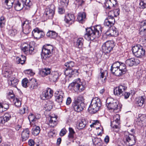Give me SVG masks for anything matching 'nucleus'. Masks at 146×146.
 <instances>
[{"mask_svg":"<svg viewBox=\"0 0 146 146\" xmlns=\"http://www.w3.org/2000/svg\"><path fill=\"white\" fill-rule=\"evenodd\" d=\"M72 106L75 111L79 112L83 111L85 107L83 97L80 95L75 98Z\"/></svg>","mask_w":146,"mask_h":146,"instance_id":"2","label":"nucleus"},{"mask_svg":"<svg viewBox=\"0 0 146 146\" xmlns=\"http://www.w3.org/2000/svg\"><path fill=\"white\" fill-rule=\"evenodd\" d=\"M23 1L24 2L25 6L26 5L30 7L32 5V3L30 0H24Z\"/></svg>","mask_w":146,"mask_h":146,"instance_id":"54","label":"nucleus"},{"mask_svg":"<svg viewBox=\"0 0 146 146\" xmlns=\"http://www.w3.org/2000/svg\"><path fill=\"white\" fill-rule=\"evenodd\" d=\"M127 89V87L124 84L120 85L114 89V94L116 96L121 97Z\"/></svg>","mask_w":146,"mask_h":146,"instance_id":"10","label":"nucleus"},{"mask_svg":"<svg viewBox=\"0 0 146 146\" xmlns=\"http://www.w3.org/2000/svg\"><path fill=\"white\" fill-rule=\"evenodd\" d=\"M23 31L24 34H29L31 31V29L29 26V22L28 21H24L22 25Z\"/></svg>","mask_w":146,"mask_h":146,"instance_id":"15","label":"nucleus"},{"mask_svg":"<svg viewBox=\"0 0 146 146\" xmlns=\"http://www.w3.org/2000/svg\"><path fill=\"white\" fill-rule=\"evenodd\" d=\"M55 95L56 101L58 103H62L64 96L63 92L62 91H57Z\"/></svg>","mask_w":146,"mask_h":146,"instance_id":"21","label":"nucleus"},{"mask_svg":"<svg viewBox=\"0 0 146 146\" xmlns=\"http://www.w3.org/2000/svg\"><path fill=\"white\" fill-rule=\"evenodd\" d=\"M17 33V31L12 27V28L10 29L8 32L9 34L11 36H14Z\"/></svg>","mask_w":146,"mask_h":146,"instance_id":"38","label":"nucleus"},{"mask_svg":"<svg viewBox=\"0 0 146 146\" xmlns=\"http://www.w3.org/2000/svg\"><path fill=\"white\" fill-rule=\"evenodd\" d=\"M124 134V142L127 145L131 146L135 144L136 143V138L134 135L127 131L125 132Z\"/></svg>","mask_w":146,"mask_h":146,"instance_id":"7","label":"nucleus"},{"mask_svg":"<svg viewBox=\"0 0 146 146\" xmlns=\"http://www.w3.org/2000/svg\"><path fill=\"white\" fill-rule=\"evenodd\" d=\"M1 106L3 109V110H4V111L8 109L9 108V105L7 104H2Z\"/></svg>","mask_w":146,"mask_h":146,"instance_id":"61","label":"nucleus"},{"mask_svg":"<svg viewBox=\"0 0 146 146\" xmlns=\"http://www.w3.org/2000/svg\"><path fill=\"white\" fill-rule=\"evenodd\" d=\"M108 3L109 5L108 6V8L109 9H113L114 4H116V2L115 0H108Z\"/></svg>","mask_w":146,"mask_h":146,"instance_id":"36","label":"nucleus"},{"mask_svg":"<svg viewBox=\"0 0 146 146\" xmlns=\"http://www.w3.org/2000/svg\"><path fill=\"white\" fill-rule=\"evenodd\" d=\"M20 112L21 114H24L25 113H27L28 112V108L26 106L24 107L23 109L20 110Z\"/></svg>","mask_w":146,"mask_h":146,"instance_id":"55","label":"nucleus"},{"mask_svg":"<svg viewBox=\"0 0 146 146\" xmlns=\"http://www.w3.org/2000/svg\"><path fill=\"white\" fill-rule=\"evenodd\" d=\"M11 118V114L9 113H5L3 116L0 117V123L4 124L9 121Z\"/></svg>","mask_w":146,"mask_h":146,"instance_id":"20","label":"nucleus"},{"mask_svg":"<svg viewBox=\"0 0 146 146\" xmlns=\"http://www.w3.org/2000/svg\"><path fill=\"white\" fill-rule=\"evenodd\" d=\"M12 73V72L11 70H6L4 72L3 76L6 78H10Z\"/></svg>","mask_w":146,"mask_h":146,"instance_id":"51","label":"nucleus"},{"mask_svg":"<svg viewBox=\"0 0 146 146\" xmlns=\"http://www.w3.org/2000/svg\"><path fill=\"white\" fill-rule=\"evenodd\" d=\"M107 20L109 21L111 24V25H113L115 21V19L113 17H111L108 16V17L106 19Z\"/></svg>","mask_w":146,"mask_h":146,"instance_id":"53","label":"nucleus"},{"mask_svg":"<svg viewBox=\"0 0 146 146\" xmlns=\"http://www.w3.org/2000/svg\"><path fill=\"white\" fill-rule=\"evenodd\" d=\"M86 33L84 35V38L88 40H93L98 38L102 33V28L98 25L91 28L86 29Z\"/></svg>","mask_w":146,"mask_h":146,"instance_id":"1","label":"nucleus"},{"mask_svg":"<svg viewBox=\"0 0 146 146\" xmlns=\"http://www.w3.org/2000/svg\"><path fill=\"white\" fill-rule=\"evenodd\" d=\"M121 62H115L111 66V69H115L119 68L120 66V64Z\"/></svg>","mask_w":146,"mask_h":146,"instance_id":"50","label":"nucleus"},{"mask_svg":"<svg viewBox=\"0 0 146 146\" xmlns=\"http://www.w3.org/2000/svg\"><path fill=\"white\" fill-rule=\"evenodd\" d=\"M30 131L28 128H26L22 131L21 136L23 140L25 141L29 138V135Z\"/></svg>","mask_w":146,"mask_h":146,"instance_id":"27","label":"nucleus"},{"mask_svg":"<svg viewBox=\"0 0 146 146\" xmlns=\"http://www.w3.org/2000/svg\"><path fill=\"white\" fill-rule=\"evenodd\" d=\"M86 76H85V79L87 82L89 81L91 79L92 72L91 71H86Z\"/></svg>","mask_w":146,"mask_h":146,"instance_id":"42","label":"nucleus"},{"mask_svg":"<svg viewBox=\"0 0 146 146\" xmlns=\"http://www.w3.org/2000/svg\"><path fill=\"white\" fill-rule=\"evenodd\" d=\"M53 91L50 88H48L47 90L43 92L41 96V98L43 100H45L50 98L52 96Z\"/></svg>","mask_w":146,"mask_h":146,"instance_id":"14","label":"nucleus"},{"mask_svg":"<svg viewBox=\"0 0 146 146\" xmlns=\"http://www.w3.org/2000/svg\"><path fill=\"white\" fill-rule=\"evenodd\" d=\"M5 17L3 16H1L0 18V26L1 27H3L2 25H4L5 23Z\"/></svg>","mask_w":146,"mask_h":146,"instance_id":"56","label":"nucleus"},{"mask_svg":"<svg viewBox=\"0 0 146 146\" xmlns=\"http://www.w3.org/2000/svg\"><path fill=\"white\" fill-rule=\"evenodd\" d=\"M28 87L31 90L37 88V83L35 78H33L29 79L28 84Z\"/></svg>","mask_w":146,"mask_h":146,"instance_id":"19","label":"nucleus"},{"mask_svg":"<svg viewBox=\"0 0 146 146\" xmlns=\"http://www.w3.org/2000/svg\"><path fill=\"white\" fill-rule=\"evenodd\" d=\"M106 102L108 108L114 112H118L120 110V107L119 106L118 102L116 100L112 98H108Z\"/></svg>","mask_w":146,"mask_h":146,"instance_id":"4","label":"nucleus"},{"mask_svg":"<svg viewBox=\"0 0 146 146\" xmlns=\"http://www.w3.org/2000/svg\"><path fill=\"white\" fill-rule=\"evenodd\" d=\"M104 24L105 26H107L108 27H111L113 25H111V24L110 22L106 19L104 21Z\"/></svg>","mask_w":146,"mask_h":146,"instance_id":"58","label":"nucleus"},{"mask_svg":"<svg viewBox=\"0 0 146 146\" xmlns=\"http://www.w3.org/2000/svg\"><path fill=\"white\" fill-rule=\"evenodd\" d=\"M40 129L39 127L38 126L33 127L32 129V133L34 135H37L40 133Z\"/></svg>","mask_w":146,"mask_h":146,"instance_id":"33","label":"nucleus"},{"mask_svg":"<svg viewBox=\"0 0 146 146\" xmlns=\"http://www.w3.org/2000/svg\"><path fill=\"white\" fill-rule=\"evenodd\" d=\"M55 6L53 5H51L49 8L46 9L44 14V16L47 18L52 19L54 13Z\"/></svg>","mask_w":146,"mask_h":146,"instance_id":"13","label":"nucleus"},{"mask_svg":"<svg viewBox=\"0 0 146 146\" xmlns=\"http://www.w3.org/2000/svg\"><path fill=\"white\" fill-rule=\"evenodd\" d=\"M76 3L79 6H82L85 2L84 0H76Z\"/></svg>","mask_w":146,"mask_h":146,"instance_id":"59","label":"nucleus"},{"mask_svg":"<svg viewBox=\"0 0 146 146\" xmlns=\"http://www.w3.org/2000/svg\"><path fill=\"white\" fill-rule=\"evenodd\" d=\"M66 129L65 128H64L60 131V135L61 136H63L66 134Z\"/></svg>","mask_w":146,"mask_h":146,"instance_id":"62","label":"nucleus"},{"mask_svg":"<svg viewBox=\"0 0 146 146\" xmlns=\"http://www.w3.org/2000/svg\"><path fill=\"white\" fill-rule=\"evenodd\" d=\"M50 122L51 121H53L54 123H50V124L51 125V127H54L56 126L57 124V118L56 117H51L50 118Z\"/></svg>","mask_w":146,"mask_h":146,"instance_id":"46","label":"nucleus"},{"mask_svg":"<svg viewBox=\"0 0 146 146\" xmlns=\"http://www.w3.org/2000/svg\"><path fill=\"white\" fill-rule=\"evenodd\" d=\"M46 36L51 38H55L58 35V33L53 31H49L46 33Z\"/></svg>","mask_w":146,"mask_h":146,"instance_id":"32","label":"nucleus"},{"mask_svg":"<svg viewBox=\"0 0 146 146\" xmlns=\"http://www.w3.org/2000/svg\"><path fill=\"white\" fill-rule=\"evenodd\" d=\"M23 0H19L15 3L14 8L17 11L21 10L25 6Z\"/></svg>","mask_w":146,"mask_h":146,"instance_id":"23","label":"nucleus"},{"mask_svg":"<svg viewBox=\"0 0 146 146\" xmlns=\"http://www.w3.org/2000/svg\"><path fill=\"white\" fill-rule=\"evenodd\" d=\"M69 133L68 137L69 138L72 139L74 137V135L75 132L73 129L71 127L69 128Z\"/></svg>","mask_w":146,"mask_h":146,"instance_id":"44","label":"nucleus"},{"mask_svg":"<svg viewBox=\"0 0 146 146\" xmlns=\"http://www.w3.org/2000/svg\"><path fill=\"white\" fill-rule=\"evenodd\" d=\"M13 103L15 106L17 107H20L21 104V103L20 100L17 98H14L13 99Z\"/></svg>","mask_w":146,"mask_h":146,"instance_id":"37","label":"nucleus"},{"mask_svg":"<svg viewBox=\"0 0 146 146\" xmlns=\"http://www.w3.org/2000/svg\"><path fill=\"white\" fill-rule=\"evenodd\" d=\"M32 33L35 38L37 39H40L44 35L42 31L37 29H34Z\"/></svg>","mask_w":146,"mask_h":146,"instance_id":"24","label":"nucleus"},{"mask_svg":"<svg viewBox=\"0 0 146 146\" xmlns=\"http://www.w3.org/2000/svg\"><path fill=\"white\" fill-rule=\"evenodd\" d=\"M21 50L26 54H33L34 53V47L26 43L21 47Z\"/></svg>","mask_w":146,"mask_h":146,"instance_id":"12","label":"nucleus"},{"mask_svg":"<svg viewBox=\"0 0 146 146\" xmlns=\"http://www.w3.org/2000/svg\"><path fill=\"white\" fill-rule=\"evenodd\" d=\"M58 77V73L57 71H53L51 72L48 76L49 80L51 82L57 81Z\"/></svg>","mask_w":146,"mask_h":146,"instance_id":"22","label":"nucleus"},{"mask_svg":"<svg viewBox=\"0 0 146 146\" xmlns=\"http://www.w3.org/2000/svg\"><path fill=\"white\" fill-rule=\"evenodd\" d=\"M115 46V43L113 40L106 42L102 46L103 52L105 53H109L113 50Z\"/></svg>","mask_w":146,"mask_h":146,"instance_id":"9","label":"nucleus"},{"mask_svg":"<svg viewBox=\"0 0 146 146\" xmlns=\"http://www.w3.org/2000/svg\"><path fill=\"white\" fill-rule=\"evenodd\" d=\"M70 86L73 87L74 90L77 92H81L85 89V86L82 84L80 78L74 80L70 84Z\"/></svg>","mask_w":146,"mask_h":146,"instance_id":"8","label":"nucleus"},{"mask_svg":"<svg viewBox=\"0 0 146 146\" xmlns=\"http://www.w3.org/2000/svg\"><path fill=\"white\" fill-rule=\"evenodd\" d=\"M29 81L27 79L25 78L22 81V86L25 88L28 87V84H29Z\"/></svg>","mask_w":146,"mask_h":146,"instance_id":"48","label":"nucleus"},{"mask_svg":"<svg viewBox=\"0 0 146 146\" xmlns=\"http://www.w3.org/2000/svg\"><path fill=\"white\" fill-rule=\"evenodd\" d=\"M139 7L141 9H144L146 8V0H140Z\"/></svg>","mask_w":146,"mask_h":146,"instance_id":"41","label":"nucleus"},{"mask_svg":"<svg viewBox=\"0 0 146 146\" xmlns=\"http://www.w3.org/2000/svg\"><path fill=\"white\" fill-rule=\"evenodd\" d=\"M92 140L95 146H102L103 142L100 138L94 137L92 138Z\"/></svg>","mask_w":146,"mask_h":146,"instance_id":"30","label":"nucleus"},{"mask_svg":"<svg viewBox=\"0 0 146 146\" xmlns=\"http://www.w3.org/2000/svg\"><path fill=\"white\" fill-rule=\"evenodd\" d=\"M75 19L74 15L70 13L65 16L64 21L66 23L71 25L74 23Z\"/></svg>","mask_w":146,"mask_h":146,"instance_id":"18","label":"nucleus"},{"mask_svg":"<svg viewBox=\"0 0 146 146\" xmlns=\"http://www.w3.org/2000/svg\"><path fill=\"white\" fill-rule=\"evenodd\" d=\"M65 66L68 68H71L74 67L75 66L74 62L72 61H69L68 62L65 64Z\"/></svg>","mask_w":146,"mask_h":146,"instance_id":"40","label":"nucleus"},{"mask_svg":"<svg viewBox=\"0 0 146 146\" xmlns=\"http://www.w3.org/2000/svg\"><path fill=\"white\" fill-rule=\"evenodd\" d=\"M86 122L85 120H82L79 123L78 129H83L86 126Z\"/></svg>","mask_w":146,"mask_h":146,"instance_id":"39","label":"nucleus"},{"mask_svg":"<svg viewBox=\"0 0 146 146\" xmlns=\"http://www.w3.org/2000/svg\"><path fill=\"white\" fill-rule=\"evenodd\" d=\"M132 51L134 56L137 58H141L145 53V50L139 44L134 46L132 48Z\"/></svg>","mask_w":146,"mask_h":146,"instance_id":"6","label":"nucleus"},{"mask_svg":"<svg viewBox=\"0 0 146 146\" xmlns=\"http://www.w3.org/2000/svg\"><path fill=\"white\" fill-rule=\"evenodd\" d=\"M28 119L30 121L34 122L36 119V116H35L33 114L31 113L29 116Z\"/></svg>","mask_w":146,"mask_h":146,"instance_id":"49","label":"nucleus"},{"mask_svg":"<svg viewBox=\"0 0 146 146\" xmlns=\"http://www.w3.org/2000/svg\"><path fill=\"white\" fill-rule=\"evenodd\" d=\"M51 73V69L48 68H45L41 69L39 71L40 74L42 77L45 76Z\"/></svg>","mask_w":146,"mask_h":146,"instance_id":"29","label":"nucleus"},{"mask_svg":"<svg viewBox=\"0 0 146 146\" xmlns=\"http://www.w3.org/2000/svg\"><path fill=\"white\" fill-rule=\"evenodd\" d=\"M84 40V39L82 38H78L77 41L76 46L78 48H81L83 46Z\"/></svg>","mask_w":146,"mask_h":146,"instance_id":"34","label":"nucleus"},{"mask_svg":"<svg viewBox=\"0 0 146 146\" xmlns=\"http://www.w3.org/2000/svg\"><path fill=\"white\" fill-rule=\"evenodd\" d=\"M18 80L16 78H14L12 80H10L8 81L9 84L12 86L16 87V85L18 84Z\"/></svg>","mask_w":146,"mask_h":146,"instance_id":"35","label":"nucleus"},{"mask_svg":"<svg viewBox=\"0 0 146 146\" xmlns=\"http://www.w3.org/2000/svg\"><path fill=\"white\" fill-rule=\"evenodd\" d=\"M140 63L139 60L137 59L132 58L128 59L126 61V64L127 65L132 66L133 65H137Z\"/></svg>","mask_w":146,"mask_h":146,"instance_id":"17","label":"nucleus"},{"mask_svg":"<svg viewBox=\"0 0 146 146\" xmlns=\"http://www.w3.org/2000/svg\"><path fill=\"white\" fill-rule=\"evenodd\" d=\"M135 125L137 126V127L138 128H139L142 127L146 126V115L144 114L141 115L137 119Z\"/></svg>","mask_w":146,"mask_h":146,"instance_id":"11","label":"nucleus"},{"mask_svg":"<svg viewBox=\"0 0 146 146\" xmlns=\"http://www.w3.org/2000/svg\"><path fill=\"white\" fill-rule=\"evenodd\" d=\"M71 72H72V69L71 68H67L64 71V74L66 76H68Z\"/></svg>","mask_w":146,"mask_h":146,"instance_id":"57","label":"nucleus"},{"mask_svg":"<svg viewBox=\"0 0 146 146\" xmlns=\"http://www.w3.org/2000/svg\"><path fill=\"white\" fill-rule=\"evenodd\" d=\"M14 3L13 1L11 0H5V3L8 7L9 8L11 7L13 5V4Z\"/></svg>","mask_w":146,"mask_h":146,"instance_id":"52","label":"nucleus"},{"mask_svg":"<svg viewBox=\"0 0 146 146\" xmlns=\"http://www.w3.org/2000/svg\"><path fill=\"white\" fill-rule=\"evenodd\" d=\"M53 50V46L49 44H45L43 46L41 54V58L43 61L45 60L48 62H49L50 57L51 55Z\"/></svg>","mask_w":146,"mask_h":146,"instance_id":"3","label":"nucleus"},{"mask_svg":"<svg viewBox=\"0 0 146 146\" xmlns=\"http://www.w3.org/2000/svg\"><path fill=\"white\" fill-rule=\"evenodd\" d=\"M139 31V33L141 36L145 37L146 36V33L145 32V30H142L140 29Z\"/></svg>","mask_w":146,"mask_h":146,"instance_id":"63","label":"nucleus"},{"mask_svg":"<svg viewBox=\"0 0 146 146\" xmlns=\"http://www.w3.org/2000/svg\"><path fill=\"white\" fill-rule=\"evenodd\" d=\"M108 75V72L106 71H104L103 70H101L100 75L99 78L101 79V80L103 83H105L106 80V77Z\"/></svg>","mask_w":146,"mask_h":146,"instance_id":"28","label":"nucleus"},{"mask_svg":"<svg viewBox=\"0 0 146 146\" xmlns=\"http://www.w3.org/2000/svg\"><path fill=\"white\" fill-rule=\"evenodd\" d=\"M53 102H51V101H49L48 103V106H47L48 107V108L49 109V110H50V109H51L52 108V106L53 105Z\"/></svg>","mask_w":146,"mask_h":146,"instance_id":"64","label":"nucleus"},{"mask_svg":"<svg viewBox=\"0 0 146 146\" xmlns=\"http://www.w3.org/2000/svg\"><path fill=\"white\" fill-rule=\"evenodd\" d=\"M140 29L143 30H146V20L142 21L140 24Z\"/></svg>","mask_w":146,"mask_h":146,"instance_id":"47","label":"nucleus"},{"mask_svg":"<svg viewBox=\"0 0 146 146\" xmlns=\"http://www.w3.org/2000/svg\"><path fill=\"white\" fill-rule=\"evenodd\" d=\"M113 119L114 121L113 123H115L119 125L120 123V117L119 115L118 114H116L113 117Z\"/></svg>","mask_w":146,"mask_h":146,"instance_id":"45","label":"nucleus"},{"mask_svg":"<svg viewBox=\"0 0 146 146\" xmlns=\"http://www.w3.org/2000/svg\"><path fill=\"white\" fill-rule=\"evenodd\" d=\"M106 35L110 37H116L118 35V32L115 27L110 28L106 33Z\"/></svg>","mask_w":146,"mask_h":146,"instance_id":"16","label":"nucleus"},{"mask_svg":"<svg viewBox=\"0 0 146 146\" xmlns=\"http://www.w3.org/2000/svg\"><path fill=\"white\" fill-rule=\"evenodd\" d=\"M77 19L80 23H83L86 19L85 13L84 12H82L78 13Z\"/></svg>","mask_w":146,"mask_h":146,"instance_id":"26","label":"nucleus"},{"mask_svg":"<svg viewBox=\"0 0 146 146\" xmlns=\"http://www.w3.org/2000/svg\"><path fill=\"white\" fill-rule=\"evenodd\" d=\"M130 95V94L129 92H126L125 91L124 92V93L123 94L122 96H124V98L125 99H128Z\"/></svg>","mask_w":146,"mask_h":146,"instance_id":"60","label":"nucleus"},{"mask_svg":"<svg viewBox=\"0 0 146 146\" xmlns=\"http://www.w3.org/2000/svg\"><path fill=\"white\" fill-rule=\"evenodd\" d=\"M119 68L121 70L124 74L125 73L127 69L126 66L125 64L121 62Z\"/></svg>","mask_w":146,"mask_h":146,"instance_id":"43","label":"nucleus"},{"mask_svg":"<svg viewBox=\"0 0 146 146\" xmlns=\"http://www.w3.org/2000/svg\"><path fill=\"white\" fill-rule=\"evenodd\" d=\"M146 100L145 96H142L136 99V104L138 106L141 107L143 106Z\"/></svg>","mask_w":146,"mask_h":146,"instance_id":"25","label":"nucleus"},{"mask_svg":"<svg viewBox=\"0 0 146 146\" xmlns=\"http://www.w3.org/2000/svg\"><path fill=\"white\" fill-rule=\"evenodd\" d=\"M111 71L114 75L118 76H120L125 74L119 68L111 69Z\"/></svg>","mask_w":146,"mask_h":146,"instance_id":"31","label":"nucleus"},{"mask_svg":"<svg viewBox=\"0 0 146 146\" xmlns=\"http://www.w3.org/2000/svg\"><path fill=\"white\" fill-rule=\"evenodd\" d=\"M102 106V102L100 99L97 97L93 98L92 100L88 110H92L95 113L98 111Z\"/></svg>","mask_w":146,"mask_h":146,"instance_id":"5","label":"nucleus"}]
</instances>
